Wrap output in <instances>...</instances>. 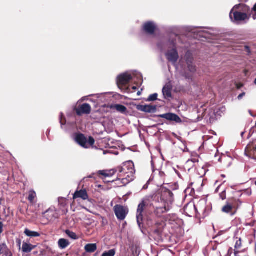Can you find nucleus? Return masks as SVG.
<instances>
[{"mask_svg":"<svg viewBox=\"0 0 256 256\" xmlns=\"http://www.w3.org/2000/svg\"><path fill=\"white\" fill-rule=\"evenodd\" d=\"M118 172V179L120 180L122 182L126 184L134 180L135 170L134 163L131 161H128L122 166L116 168Z\"/></svg>","mask_w":256,"mask_h":256,"instance_id":"f257e3e1","label":"nucleus"},{"mask_svg":"<svg viewBox=\"0 0 256 256\" xmlns=\"http://www.w3.org/2000/svg\"><path fill=\"white\" fill-rule=\"evenodd\" d=\"M242 202L239 199L234 197L228 198L225 205L222 208L224 213L233 216L236 214L238 210L242 206Z\"/></svg>","mask_w":256,"mask_h":256,"instance_id":"f03ea898","label":"nucleus"},{"mask_svg":"<svg viewBox=\"0 0 256 256\" xmlns=\"http://www.w3.org/2000/svg\"><path fill=\"white\" fill-rule=\"evenodd\" d=\"M60 217L57 210L54 207H50L42 213L40 220V224L46 225L54 222Z\"/></svg>","mask_w":256,"mask_h":256,"instance_id":"7ed1b4c3","label":"nucleus"},{"mask_svg":"<svg viewBox=\"0 0 256 256\" xmlns=\"http://www.w3.org/2000/svg\"><path fill=\"white\" fill-rule=\"evenodd\" d=\"M171 43L173 46V48L171 50H168L166 54V56L168 62H172L173 64H175L179 58V56L176 48L174 41L172 40Z\"/></svg>","mask_w":256,"mask_h":256,"instance_id":"20e7f679","label":"nucleus"},{"mask_svg":"<svg viewBox=\"0 0 256 256\" xmlns=\"http://www.w3.org/2000/svg\"><path fill=\"white\" fill-rule=\"evenodd\" d=\"M114 214L118 220H124L128 213V209L120 204H116L114 208Z\"/></svg>","mask_w":256,"mask_h":256,"instance_id":"39448f33","label":"nucleus"},{"mask_svg":"<svg viewBox=\"0 0 256 256\" xmlns=\"http://www.w3.org/2000/svg\"><path fill=\"white\" fill-rule=\"evenodd\" d=\"M132 78V75L128 73L120 74L117 78L116 82L118 87L120 89L123 88L124 86L130 82Z\"/></svg>","mask_w":256,"mask_h":256,"instance_id":"423d86ee","label":"nucleus"},{"mask_svg":"<svg viewBox=\"0 0 256 256\" xmlns=\"http://www.w3.org/2000/svg\"><path fill=\"white\" fill-rule=\"evenodd\" d=\"M74 110L78 116H81L83 114H90L92 110V108L90 104L84 103L76 106Z\"/></svg>","mask_w":256,"mask_h":256,"instance_id":"0eeeda50","label":"nucleus"},{"mask_svg":"<svg viewBox=\"0 0 256 256\" xmlns=\"http://www.w3.org/2000/svg\"><path fill=\"white\" fill-rule=\"evenodd\" d=\"M158 117L164 118L170 122H173L176 124H180L182 122V120L180 117L176 114L168 112L164 114H160Z\"/></svg>","mask_w":256,"mask_h":256,"instance_id":"6e6552de","label":"nucleus"},{"mask_svg":"<svg viewBox=\"0 0 256 256\" xmlns=\"http://www.w3.org/2000/svg\"><path fill=\"white\" fill-rule=\"evenodd\" d=\"M173 197L174 194L170 190L166 188H162L161 200L166 204H168V202H172L173 201Z\"/></svg>","mask_w":256,"mask_h":256,"instance_id":"1a4fd4ad","label":"nucleus"},{"mask_svg":"<svg viewBox=\"0 0 256 256\" xmlns=\"http://www.w3.org/2000/svg\"><path fill=\"white\" fill-rule=\"evenodd\" d=\"M156 29L155 24L152 22H148L144 24L142 30L147 34L152 35Z\"/></svg>","mask_w":256,"mask_h":256,"instance_id":"9d476101","label":"nucleus"},{"mask_svg":"<svg viewBox=\"0 0 256 256\" xmlns=\"http://www.w3.org/2000/svg\"><path fill=\"white\" fill-rule=\"evenodd\" d=\"M146 206V204L144 202H142L140 203L137 209V214H136V219L137 222L139 226H140V224H142L143 221V212L144 210V208Z\"/></svg>","mask_w":256,"mask_h":256,"instance_id":"9b49d317","label":"nucleus"},{"mask_svg":"<svg viewBox=\"0 0 256 256\" xmlns=\"http://www.w3.org/2000/svg\"><path fill=\"white\" fill-rule=\"evenodd\" d=\"M136 108L140 111L145 112L151 113L154 112L156 110V106L152 105H141L138 104L136 106Z\"/></svg>","mask_w":256,"mask_h":256,"instance_id":"f8f14e48","label":"nucleus"},{"mask_svg":"<svg viewBox=\"0 0 256 256\" xmlns=\"http://www.w3.org/2000/svg\"><path fill=\"white\" fill-rule=\"evenodd\" d=\"M184 212L188 216H192L196 213V208L193 203H188L184 207Z\"/></svg>","mask_w":256,"mask_h":256,"instance_id":"ddd939ff","label":"nucleus"},{"mask_svg":"<svg viewBox=\"0 0 256 256\" xmlns=\"http://www.w3.org/2000/svg\"><path fill=\"white\" fill-rule=\"evenodd\" d=\"M78 198H80L82 200H88V196L86 189L76 190L73 194V198L74 200Z\"/></svg>","mask_w":256,"mask_h":256,"instance_id":"4468645a","label":"nucleus"},{"mask_svg":"<svg viewBox=\"0 0 256 256\" xmlns=\"http://www.w3.org/2000/svg\"><path fill=\"white\" fill-rule=\"evenodd\" d=\"M76 142L82 147L84 148H88L87 145L88 140L82 134H78L76 136Z\"/></svg>","mask_w":256,"mask_h":256,"instance_id":"2eb2a0df","label":"nucleus"},{"mask_svg":"<svg viewBox=\"0 0 256 256\" xmlns=\"http://www.w3.org/2000/svg\"><path fill=\"white\" fill-rule=\"evenodd\" d=\"M234 21L241 22L248 19V15L246 13L241 12H233Z\"/></svg>","mask_w":256,"mask_h":256,"instance_id":"dca6fc26","label":"nucleus"},{"mask_svg":"<svg viewBox=\"0 0 256 256\" xmlns=\"http://www.w3.org/2000/svg\"><path fill=\"white\" fill-rule=\"evenodd\" d=\"M170 210V208L168 205L164 204V206L156 208L154 213L158 217H160L163 214L168 212Z\"/></svg>","mask_w":256,"mask_h":256,"instance_id":"f3484780","label":"nucleus"},{"mask_svg":"<svg viewBox=\"0 0 256 256\" xmlns=\"http://www.w3.org/2000/svg\"><path fill=\"white\" fill-rule=\"evenodd\" d=\"M27 199L31 204H34L36 202L37 196L34 190H31L28 191Z\"/></svg>","mask_w":256,"mask_h":256,"instance_id":"a211bd4d","label":"nucleus"},{"mask_svg":"<svg viewBox=\"0 0 256 256\" xmlns=\"http://www.w3.org/2000/svg\"><path fill=\"white\" fill-rule=\"evenodd\" d=\"M12 256V254L8 248L6 244H2L0 245V256Z\"/></svg>","mask_w":256,"mask_h":256,"instance_id":"6ab92c4d","label":"nucleus"},{"mask_svg":"<svg viewBox=\"0 0 256 256\" xmlns=\"http://www.w3.org/2000/svg\"><path fill=\"white\" fill-rule=\"evenodd\" d=\"M36 246L32 245L30 244H28L26 242H23L22 246V251L25 253H29L32 250L36 248Z\"/></svg>","mask_w":256,"mask_h":256,"instance_id":"aec40b11","label":"nucleus"},{"mask_svg":"<svg viewBox=\"0 0 256 256\" xmlns=\"http://www.w3.org/2000/svg\"><path fill=\"white\" fill-rule=\"evenodd\" d=\"M116 172V168L112 169L109 170H100L98 172V174L102 175L104 176V178L106 177H111Z\"/></svg>","mask_w":256,"mask_h":256,"instance_id":"412c9836","label":"nucleus"},{"mask_svg":"<svg viewBox=\"0 0 256 256\" xmlns=\"http://www.w3.org/2000/svg\"><path fill=\"white\" fill-rule=\"evenodd\" d=\"M156 228H154L152 232L153 233L156 234L158 236H160L162 234L163 230V225L162 223H156L155 226Z\"/></svg>","mask_w":256,"mask_h":256,"instance_id":"4be33fe9","label":"nucleus"},{"mask_svg":"<svg viewBox=\"0 0 256 256\" xmlns=\"http://www.w3.org/2000/svg\"><path fill=\"white\" fill-rule=\"evenodd\" d=\"M110 108L112 109H115L118 112H119L122 114L126 113L127 110V108L125 106L120 104L112 105L110 106Z\"/></svg>","mask_w":256,"mask_h":256,"instance_id":"5701e85b","label":"nucleus"},{"mask_svg":"<svg viewBox=\"0 0 256 256\" xmlns=\"http://www.w3.org/2000/svg\"><path fill=\"white\" fill-rule=\"evenodd\" d=\"M163 95L165 98H172V88L168 86H165L162 89Z\"/></svg>","mask_w":256,"mask_h":256,"instance_id":"b1692460","label":"nucleus"},{"mask_svg":"<svg viewBox=\"0 0 256 256\" xmlns=\"http://www.w3.org/2000/svg\"><path fill=\"white\" fill-rule=\"evenodd\" d=\"M86 251L88 252L92 253L94 252L97 249L96 244H88L86 245L84 247Z\"/></svg>","mask_w":256,"mask_h":256,"instance_id":"393cba45","label":"nucleus"},{"mask_svg":"<svg viewBox=\"0 0 256 256\" xmlns=\"http://www.w3.org/2000/svg\"><path fill=\"white\" fill-rule=\"evenodd\" d=\"M24 234L29 237L35 238L38 237L40 236V234L36 232L32 231L28 228L25 229L24 231Z\"/></svg>","mask_w":256,"mask_h":256,"instance_id":"a878e982","label":"nucleus"},{"mask_svg":"<svg viewBox=\"0 0 256 256\" xmlns=\"http://www.w3.org/2000/svg\"><path fill=\"white\" fill-rule=\"evenodd\" d=\"M240 7H242V10L244 11H247L248 10H250V8L248 6H246V4H237V5H236L234 8L232 10L230 14V18L232 20V11H233V10L234 8L235 9H236V10H238L240 8Z\"/></svg>","mask_w":256,"mask_h":256,"instance_id":"bb28decb","label":"nucleus"},{"mask_svg":"<svg viewBox=\"0 0 256 256\" xmlns=\"http://www.w3.org/2000/svg\"><path fill=\"white\" fill-rule=\"evenodd\" d=\"M58 244L59 247L62 249L65 248L70 244L68 240L64 238L60 239Z\"/></svg>","mask_w":256,"mask_h":256,"instance_id":"cd10ccee","label":"nucleus"},{"mask_svg":"<svg viewBox=\"0 0 256 256\" xmlns=\"http://www.w3.org/2000/svg\"><path fill=\"white\" fill-rule=\"evenodd\" d=\"M242 240L240 238L236 241L235 246H234V248L236 249L234 250V254L236 256V254H238L239 252L236 250L240 249L242 247Z\"/></svg>","mask_w":256,"mask_h":256,"instance_id":"c85d7f7f","label":"nucleus"},{"mask_svg":"<svg viewBox=\"0 0 256 256\" xmlns=\"http://www.w3.org/2000/svg\"><path fill=\"white\" fill-rule=\"evenodd\" d=\"M116 254V250L114 249L110 250L108 252H105L102 254L101 256H114Z\"/></svg>","mask_w":256,"mask_h":256,"instance_id":"c756f323","label":"nucleus"},{"mask_svg":"<svg viewBox=\"0 0 256 256\" xmlns=\"http://www.w3.org/2000/svg\"><path fill=\"white\" fill-rule=\"evenodd\" d=\"M66 234L70 238L73 240H76L78 238L76 233L71 232L69 230H66Z\"/></svg>","mask_w":256,"mask_h":256,"instance_id":"7c9ffc66","label":"nucleus"},{"mask_svg":"<svg viewBox=\"0 0 256 256\" xmlns=\"http://www.w3.org/2000/svg\"><path fill=\"white\" fill-rule=\"evenodd\" d=\"M190 62L192 63V62H190L188 60L187 64L188 70L192 72H195L196 71V66H193L192 64H190Z\"/></svg>","mask_w":256,"mask_h":256,"instance_id":"2f4dec72","label":"nucleus"},{"mask_svg":"<svg viewBox=\"0 0 256 256\" xmlns=\"http://www.w3.org/2000/svg\"><path fill=\"white\" fill-rule=\"evenodd\" d=\"M158 94L156 93L150 94L148 98L147 101L152 102L158 99Z\"/></svg>","mask_w":256,"mask_h":256,"instance_id":"473e14b6","label":"nucleus"},{"mask_svg":"<svg viewBox=\"0 0 256 256\" xmlns=\"http://www.w3.org/2000/svg\"><path fill=\"white\" fill-rule=\"evenodd\" d=\"M95 140L94 138L92 136H90L88 138V140L87 141V143L90 146H93L94 144Z\"/></svg>","mask_w":256,"mask_h":256,"instance_id":"72a5a7b5","label":"nucleus"},{"mask_svg":"<svg viewBox=\"0 0 256 256\" xmlns=\"http://www.w3.org/2000/svg\"><path fill=\"white\" fill-rule=\"evenodd\" d=\"M220 198L222 200H224L226 198V190H223L220 194Z\"/></svg>","mask_w":256,"mask_h":256,"instance_id":"f704fd0d","label":"nucleus"},{"mask_svg":"<svg viewBox=\"0 0 256 256\" xmlns=\"http://www.w3.org/2000/svg\"><path fill=\"white\" fill-rule=\"evenodd\" d=\"M58 202L63 207L65 206L66 204V201L65 198H61L60 199H59Z\"/></svg>","mask_w":256,"mask_h":256,"instance_id":"c9c22d12","label":"nucleus"},{"mask_svg":"<svg viewBox=\"0 0 256 256\" xmlns=\"http://www.w3.org/2000/svg\"><path fill=\"white\" fill-rule=\"evenodd\" d=\"M66 119L62 113L60 114V122L61 123L62 125H64L66 124Z\"/></svg>","mask_w":256,"mask_h":256,"instance_id":"e433bc0d","label":"nucleus"},{"mask_svg":"<svg viewBox=\"0 0 256 256\" xmlns=\"http://www.w3.org/2000/svg\"><path fill=\"white\" fill-rule=\"evenodd\" d=\"M132 91H131V90L130 88H126V90L128 91V92H134L136 90H137V88L136 86H133L132 88Z\"/></svg>","mask_w":256,"mask_h":256,"instance_id":"4c0bfd02","label":"nucleus"},{"mask_svg":"<svg viewBox=\"0 0 256 256\" xmlns=\"http://www.w3.org/2000/svg\"><path fill=\"white\" fill-rule=\"evenodd\" d=\"M244 48H245V50L246 51V52L249 54H250L251 52H250V48L248 46H244Z\"/></svg>","mask_w":256,"mask_h":256,"instance_id":"58836bf2","label":"nucleus"},{"mask_svg":"<svg viewBox=\"0 0 256 256\" xmlns=\"http://www.w3.org/2000/svg\"><path fill=\"white\" fill-rule=\"evenodd\" d=\"M3 228H4V224L2 222H0V234H2L3 232Z\"/></svg>","mask_w":256,"mask_h":256,"instance_id":"ea45409f","label":"nucleus"},{"mask_svg":"<svg viewBox=\"0 0 256 256\" xmlns=\"http://www.w3.org/2000/svg\"><path fill=\"white\" fill-rule=\"evenodd\" d=\"M245 92L242 93L238 96V98L239 100L241 99L245 95Z\"/></svg>","mask_w":256,"mask_h":256,"instance_id":"a19ab883","label":"nucleus"},{"mask_svg":"<svg viewBox=\"0 0 256 256\" xmlns=\"http://www.w3.org/2000/svg\"><path fill=\"white\" fill-rule=\"evenodd\" d=\"M4 202V198H0V205L2 204V203Z\"/></svg>","mask_w":256,"mask_h":256,"instance_id":"79ce46f5","label":"nucleus"},{"mask_svg":"<svg viewBox=\"0 0 256 256\" xmlns=\"http://www.w3.org/2000/svg\"><path fill=\"white\" fill-rule=\"evenodd\" d=\"M242 86H243V85L242 84H238L237 85V88L238 89H239V88H241Z\"/></svg>","mask_w":256,"mask_h":256,"instance_id":"37998d69","label":"nucleus"},{"mask_svg":"<svg viewBox=\"0 0 256 256\" xmlns=\"http://www.w3.org/2000/svg\"><path fill=\"white\" fill-rule=\"evenodd\" d=\"M220 188V186H218V188H217L216 189V192H218Z\"/></svg>","mask_w":256,"mask_h":256,"instance_id":"c03bdc74","label":"nucleus"},{"mask_svg":"<svg viewBox=\"0 0 256 256\" xmlns=\"http://www.w3.org/2000/svg\"><path fill=\"white\" fill-rule=\"evenodd\" d=\"M248 0H239V2H246Z\"/></svg>","mask_w":256,"mask_h":256,"instance_id":"a18cd8bd","label":"nucleus"},{"mask_svg":"<svg viewBox=\"0 0 256 256\" xmlns=\"http://www.w3.org/2000/svg\"><path fill=\"white\" fill-rule=\"evenodd\" d=\"M137 94H138V96H140V95L141 94V92H140V91H138V93H137Z\"/></svg>","mask_w":256,"mask_h":256,"instance_id":"49530a36","label":"nucleus"},{"mask_svg":"<svg viewBox=\"0 0 256 256\" xmlns=\"http://www.w3.org/2000/svg\"><path fill=\"white\" fill-rule=\"evenodd\" d=\"M160 175H162H162H164V174L163 172H160Z\"/></svg>","mask_w":256,"mask_h":256,"instance_id":"de8ad7c7","label":"nucleus"},{"mask_svg":"<svg viewBox=\"0 0 256 256\" xmlns=\"http://www.w3.org/2000/svg\"><path fill=\"white\" fill-rule=\"evenodd\" d=\"M18 246L20 248V240H19V242H18Z\"/></svg>","mask_w":256,"mask_h":256,"instance_id":"09e8293b","label":"nucleus"},{"mask_svg":"<svg viewBox=\"0 0 256 256\" xmlns=\"http://www.w3.org/2000/svg\"><path fill=\"white\" fill-rule=\"evenodd\" d=\"M253 18H254V20H256V16H253Z\"/></svg>","mask_w":256,"mask_h":256,"instance_id":"8fccbe9b","label":"nucleus"},{"mask_svg":"<svg viewBox=\"0 0 256 256\" xmlns=\"http://www.w3.org/2000/svg\"><path fill=\"white\" fill-rule=\"evenodd\" d=\"M254 84H256V78L255 79V80H254Z\"/></svg>","mask_w":256,"mask_h":256,"instance_id":"3c124183","label":"nucleus"},{"mask_svg":"<svg viewBox=\"0 0 256 256\" xmlns=\"http://www.w3.org/2000/svg\"><path fill=\"white\" fill-rule=\"evenodd\" d=\"M230 250H232V248H230V249L229 250L228 252H230Z\"/></svg>","mask_w":256,"mask_h":256,"instance_id":"603ef678","label":"nucleus"},{"mask_svg":"<svg viewBox=\"0 0 256 256\" xmlns=\"http://www.w3.org/2000/svg\"><path fill=\"white\" fill-rule=\"evenodd\" d=\"M255 184L256 185V181L255 182Z\"/></svg>","mask_w":256,"mask_h":256,"instance_id":"864d4df0","label":"nucleus"}]
</instances>
